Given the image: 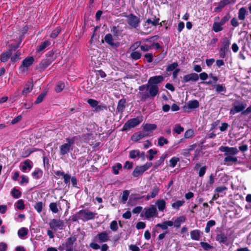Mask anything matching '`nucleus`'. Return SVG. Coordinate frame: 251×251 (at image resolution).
Segmentation results:
<instances>
[{"label":"nucleus","mask_w":251,"mask_h":251,"mask_svg":"<svg viewBox=\"0 0 251 251\" xmlns=\"http://www.w3.org/2000/svg\"><path fill=\"white\" fill-rule=\"evenodd\" d=\"M78 136H74L71 138L66 139V143L63 144L59 147V154L61 156H65L71 151L73 150V145L75 142L80 139Z\"/></svg>","instance_id":"f257e3e1"},{"label":"nucleus","mask_w":251,"mask_h":251,"mask_svg":"<svg viewBox=\"0 0 251 251\" xmlns=\"http://www.w3.org/2000/svg\"><path fill=\"white\" fill-rule=\"evenodd\" d=\"M96 213L87 209L81 210L78 213V217L83 221H88L95 218Z\"/></svg>","instance_id":"f03ea898"},{"label":"nucleus","mask_w":251,"mask_h":251,"mask_svg":"<svg viewBox=\"0 0 251 251\" xmlns=\"http://www.w3.org/2000/svg\"><path fill=\"white\" fill-rule=\"evenodd\" d=\"M152 165L151 162H147L143 165L136 167L132 173L133 176L134 177L139 176L148 170Z\"/></svg>","instance_id":"7ed1b4c3"},{"label":"nucleus","mask_w":251,"mask_h":251,"mask_svg":"<svg viewBox=\"0 0 251 251\" xmlns=\"http://www.w3.org/2000/svg\"><path fill=\"white\" fill-rule=\"evenodd\" d=\"M126 17L127 18V23L130 26L133 28L138 27L140 22L139 18L132 14L126 15Z\"/></svg>","instance_id":"20e7f679"},{"label":"nucleus","mask_w":251,"mask_h":251,"mask_svg":"<svg viewBox=\"0 0 251 251\" xmlns=\"http://www.w3.org/2000/svg\"><path fill=\"white\" fill-rule=\"evenodd\" d=\"M144 213L147 219L156 217L158 215V212L154 205H151L149 207L145 208Z\"/></svg>","instance_id":"39448f33"},{"label":"nucleus","mask_w":251,"mask_h":251,"mask_svg":"<svg viewBox=\"0 0 251 251\" xmlns=\"http://www.w3.org/2000/svg\"><path fill=\"white\" fill-rule=\"evenodd\" d=\"M109 238L108 232L106 231H104L99 233L94 237V242L105 243L109 240Z\"/></svg>","instance_id":"423d86ee"},{"label":"nucleus","mask_w":251,"mask_h":251,"mask_svg":"<svg viewBox=\"0 0 251 251\" xmlns=\"http://www.w3.org/2000/svg\"><path fill=\"white\" fill-rule=\"evenodd\" d=\"M142 121V118L137 117L136 118L131 119L126 123L123 126V128L124 130H127L130 128L134 127L141 123Z\"/></svg>","instance_id":"0eeeda50"},{"label":"nucleus","mask_w":251,"mask_h":251,"mask_svg":"<svg viewBox=\"0 0 251 251\" xmlns=\"http://www.w3.org/2000/svg\"><path fill=\"white\" fill-rule=\"evenodd\" d=\"M230 44V41L228 38L226 37L223 39L222 47L220 50V55L221 57H225L226 52L228 50Z\"/></svg>","instance_id":"6e6552de"},{"label":"nucleus","mask_w":251,"mask_h":251,"mask_svg":"<svg viewBox=\"0 0 251 251\" xmlns=\"http://www.w3.org/2000/svg\"><path fill=\"white\" fill-rule=\"evenodd\" d=\"M33 61L34 58L33 57H26L23 61L22 65L19 67V70L22 72H25L27 70L28 67L33 64Z\"/></svg>","instance_id":"1a4fd4ad"},{"label":"nucleus","mask_w":251,"mask_h":251,"mask_svg":"<svg viewBox=\"0 0 251 251\" xmlns=\"http://www.w3.org/2000/svg\"><path fill=\"white\" fill-rule=\"evenodd\" d=\"M219 150L225 152V155L226 156L235 155L238 152V150L236 148L227 146H221L219 148Z\"/></svg>","instance_id":"9d476101"},{"label":"nucleus","mask_w":251,"mask_h":251,"mask_svg":"<svg viewBox=\"0 0 251 251\" xmlns=\"http://www.w3.org/2000/svg\"><path fill=\"white\" fill-rule=\"evenodd\" d=\"M139 90L138 95L142 101H145L150 97L147 85H143L140 86Z\"/></svg>","instance_id":"9b49d317"},{"label":"nucleus","mask_w":251,"mask_h":251,"mask_svg":"<svg viewBox=\"0 0 251 251\" xmlns=\"http://www.w3.org/2000/svg\"><path fill=\"white\" fill-rule=\"evenodd\" d=\"M50 228L54 230L62 229L64 226V223L60 220L52 219L49 224Z\"/></svg>","instance_id":"f8f14e48"},{"label":"nucleus","mask_w":251,"mask_h":251,"mask_svg":"<svg viewBox=\"0 0 251 251\" xmlns=\"http://www.w3.org/2000/svg\"><path fill=\"white\" fill-rule=\"evenodd\" d=\"M246 107V104L242 102L237 101L234 104V107L230 110V115H234L242 111Z\"/></svg>","instance_id":"ddd939ff"},{"label":"nucleus","mask_w":251,"mask_h":251,"mask_svg":"<svg viewBox=\"0 0 251 251\" xmlns=\"http://www.w3.org/2000/svg\"><path fill=\"white\" fill-rule=\"evenodd\" d=\"M150 96L151 98L155 97L158 93V87L157 85H147Z\"/></svg>","instance_id":"4468645a"},{"label":"nucleus","mask_w":251,"mask_h":251,"mask_svg":"<svg viewBox=\"0 0 251 251\" xmlns=\"http://www.w3.org/2000/svg\"><path fill=\"white\" fill-rule=\"evenodd\" d=\"M159 19L154 18L153 20L148 19L145 22L144 27L145 28L148 29L151 28V26H155L159 24Z\"/></svg>","instance_id":"2eb2a0df"},{"label":"nucleus","mask_w":251,"mask_h":251,"mask_svg":"<svg viewBox=\"0 0 251 251\" xmlns=\"http://www.w3.org/2000/svg\"><path fill=\"white\" fill-rule=\"evenodd\" d=\"M164 80V77L161 75H156L152 76L148 80V85H156L162 82Z\"/></svg>","instance_id":"dca6fc26"},{"label":"nucleus","mask_w":251,"mask_h":251,"mask_svg":"<svg viewBox=\"0 0 251 251\" xmlns=\"http://www.w3.org/2000/svg\"><path fill=\"white\" fill-rule=\"evenodd\" d=\"M199 79V75L196 73H191L184 75L183 77V81L187 82L190 81H196Z\"/></svg>","instance_id":"f3484780"},{"label":"nucleus","mask_w":251,"mask_h":251,"mask_svg":"<svg viewBox=\"0 0 251 251\" xmlns=\"http://www.w3.org/2000/svg\"><path fill=\"white\" fill-rule=\"evenodd\" d=\"M21 170L24 172L29 171L32 167V162L27 159L25 160L23 163L21 164Z\"/></svg>","instance_id":"a211bd4d"},{"label":"nucleus","mask_w":251,"mask_h":251,"mask_svg":"<svg viewBox=\"0 0 251 251\" xmlns=\"http://www.w3.org/2000/svg\"><path fill=\"white\" fill-rule=\"evenodd\" d=\"M90 247L94 250H98L100 249L101 251H107L109 248L108 245L106 244H102L101 246L96 242H92L90 244Z\"/></svg>","instance_id":"6ab92c4d"},{"label":"nucleus","mask_w":251,"mask_h":251,"mask_svg":"<svg viewBox=\"0 0 251 251\" xmlns=\"http://www.w3.org/2000/svg\"><path fill=\"white\" fill-rule=\"evenodd\" d=\"M219 20V17H216L214 19V23L213 25L212 30L215 32H218L223 29V25L218 21Z\"/></svg>","instance_id":"aec40b11"},{"label":"nucleus","mask_w":251,"mask_h":251,"mask_svg":"<svg viewBox=\"0 0 251 251\" xmlns=\"http://www.w3.org/2000/svg\"><path fill=\"white\" fill-rule=\"evenodd\" d=\"M190 234L192 240L199 241L202 235V232H201L200 230L195 229L191 231Z\"/></svg>","instance_id":"412c9836"},{"label":"nucleus","mask_w":251,"mask_h":251,"mask_svg":"<svg viewBox=\"0 0 251 251\" xmlns=\"http://www.w3.org/2000/svg\"><path fill=\"white\" fill-rule=\"evenodd\" d=\"M215 239L221 244H226L227 240V236L223 233L217 234Z\"/></svg>","instance_id":"4be33fe9"},{"label":"nucleus","mask_w":251,"mask_h":251,"mask_svg":"<svg viewBox=\"0 0 251 251\" xmlns=\"http://www.w3.org/2000/svg\"><path fill=\"white\" fill-rule=\"evenodd\" d=\"M224 161L227 165H231L237 161V158L234 155H227L224 158Z\"/></svg>","instance_id":"5701e85b"},{"label":"nucleus","mask_w":251,"mask_h":251,"mask_svg":"<svg viewBox=\"0 0 251 251\" xmlns=\"http://www.w3.org/2000/svg\"><path fill=\"white\" fill-rule=\"evenodd\" d=\"M174 225L173 222L172 221H167L164 222L161 224H158L156 225L157 227L161 228L163 230H166L168 229V226H172Z\"/></svg>","instance_id":"b1692460"},{"label":"nucleus","mask_w":251,"mask_h":251,"mask_svg":"<svg viewBox=\"0 0 251 251\" xmlns=\"http://www.w3.org/2000/svg\"><path fill=\"white\" fill-rule=\"evenodd\" d=\"M155 204L160 211H163L166 207V201L163 199L157 200Z\"/></svg>","instance_id":"393cba45"},{"label":"nucleus","mask_w":251,"mask_h":251,"mask_svg":"<svg viewBox=\"0 0 251 251\" xmlns=\"http://www.w3.org/2000/svg\"><path fill=\"white\" fill-rule=\"evenodd\" d=\"M50 45V42L49 40H46L41 43L37 47L36 50L37 52H41L45 50V49Z\"/></svg>","instance_id":"a878e982"},{"label":"nucleus","mask_w":251,"mask_h":251,"mask_svg":"<svg viewBox=\"0 0 251 251\" xmlns=\"http://www.w3.org/2000/svg\"><path fill=\"white\" fill-rule=\"evenodd\" d=\"M157 126L155 124H146L143 125V129L146 131L151 132L156 129Z\"/></svg>","instance_id":"bb28decb"},{"label":"nucleus","mask_w":251,"mask_h":251,"mask_svg":"<svg viewBox=\"0 0 251 251\" xmlns=\"http://www.w3.org/2000/svg\"><path fill=\"white\" fill-rule=\"evenodd\" d=\"M140 155V151L138 150H131L129 153V157L133 159L139 158Z\"/></svg>","instance_id":"cd10ccee"},{"label":"nucleus","mask_w":251,"mask_h":251,"mask_svg":"<svg viewBox=\"0 0 251 251\" xmlns=\"http://www.w3.org/2000/svg\"><path fill=\"white\" fill-rule=\"evenodd\" d=\"M11 54V50H8L6 52L2 53L0 57V61L2 62H6L9 59Z\"/></svg>","instance_id":"c85d7f7f"},{"label":"nucleus","mask_w":251,"mask_h":251,"mask_svg":"<svg viewBox=\"0 0 251 251\" xmlns=\"http://www.w3.org/2000/svg\"><path fill=\"white\" fill-rule=\"evenodd\" d=\"M185 218L183 216H181L177 217L174 222H173L174 226L176 227H178L180 225L185 222Z\"/></svg>","instance_id":"c756f323"},{"label":"nucleus","mask_w":251,"mask_h":251,"mask_svg":"<svg viewBox=\"0 0 251 251\" xmlns=\"http://www.w3.org/2000/svg\"><path fill=\"white\" fill-rule=\"evenodd\" d=\"M104 40L105 42L111 46H116L115 44L114 43V39L112 35L110 34H107L104 37Z\"/></svg>","instance_id":"7c9ffc66"},{"label":"nucleus","mask_w":251,"mask_h":251,"mask_svg":"<svg viewBox=\"0 0 251 251\" xmlns=\"http://www.w3.org/2000/svg\"><path fill=\"white\" fill-rule=\"evenodd\" d=\"M28 230L26 227H21L18 231V235L20 238L24 239V237L27 234Z\"/></svg>","instance_id":"2f4dec72"},{"label":"nucleus","mask_w":251,"mask_h":251,"mask_svg":"<svg viewBox=\"0 0 251 251\" xmlns=\"http://www.w3.org/2000/svg\"><path fill=\"white\" fill-rule=\"evenodd\" d=\"M126 100L125 99H121L119 101L118 106L117 107V111L118 112L122 113L125 108Z\"/></svg>","instance_id":"473e14b6"},{"label":"nucleus","mask_w":251,"mask_h":251,"mask_svg":"<svg viewBox=\"0 0 251 251\" xmlns=\"http://www.w3.org/2000/svg\"><path fill=\"white\" fill-rule=\"evenodd\" d=\"M247 13V11L246 8L244 7H241L238 12V19L240 20H244L246 17V15Z\"/></svg>","instance_id":"72a5a7b5"},{"label":"nucleus","mask_w":251,"mask_h":251,"mask_svg":"<svg viewBox=\"0 0 251 251\" xmlns=\"http://www.w3.org/2000/svg\"><path fill=\"white\" fill-rule=\"evenodd\" d=\"M65 246L66 251H73V242L71 238L68 239L67 241L64 243Z\"/></svg>","instance_id":"f704fd0d"},{"label":"nucleus","mask_w":251,"mask_h":251,"mask_svg":"<svg viewBox=\"0 0 251 251\" xmlns=\"http://www.w3.org/2000/svg\"><path fill=\"white\" fill-rule=\"evenodd\" d=\"M32 88L33 84L32 83L29 82V83L26 84L25 87L22 91L23 94L27 95L32 91Z\"/></svg>","instance_id":"c9c22d12"},{"label":"nucleus","mask_w":251,"mask_h":251,"mask_svg":"<svg viewBox=\"0 0 251 251\" xmlns=\"http://www.w3.org/2000/svg\"><path fill=\"white\" fill-rule=\"evenodd\" d=\"M43 172L40 169H36L32 173L33 177L35 179H39L42 176Z\"/></svg>","instance_id":"e433bc0d"},{"label":"nucleus","mask_w":251,"mask_h":251,"mask_svg":"<svg viewBox=\"0 0 251 251\" xmlns=\"http://www.w3.org/2000/svg\"><path fill=\"white\" fill-rule=\"evenodd\" d=\"M65 87V84L63 82H58L56 86L54 88V90L56 93H59L61 92Z\"/></svg>","instance_id":"4c0bfd02"},{"label":"nucleus","mask_w":251,"mask_h":251,"mask_svg":"<svg viewBox=\"0 0 251 251\" xmlns=\"http://www.w3.org/2000/svg\"><path fill=\"white\" fill-rule=\"evenodd\" d=\"M187 106L189 108H196L199 107V103L197 100H191L187 103Z\"/></svg>","instance_id":"58836bf2"},{"label":"nucleus","mask_w":251,"mask_h":251,"mask_svg":"<svg viewBox=\"0 0 251 251\" xmlns=\"http://www.w3.org/2000/svg\"><path fill=\"white\" fill-rule=\"evenodd\" d=\"M144 137V135L143 133L140 132V133H136L134 134L132 137L131 139L133 141L136 142L139 140L142 139Z\"/></svg>","instance_id":"ea45409f"},{"label":"nucleus","mask_w":251,"mask_h":251,"mask_svg":"<svg viewBox=\"0 0 251 251\" xmlns=\"http://www.w3.org/2000/svg\"><path fill=\"white\" fill-rule=\"evenodd\" d=\"M169 143L167 139L164 138L163 136H161L158 139L157 145L159 147H162L164 145H167Z\"/></svg>","instance_id":"a19ab883"},{"label":"nucleus","mask_w":251,"mask_h":251,"mask_svg":"<svg viewBox=\"0 0 251 251\" xmlns=\"http://www.w3.org/2000/svg\"><path fill=\"white\" fill-rule=\"evenodd\" d=\"M184 203H185V201L183 200L177 201L176 202H175L172 204V207L174 209H178L180 207H181V206H182L184 204Z\"/></svg>","instance_id":"79ce46f5"},{"label":"nucleus","mask_w":251,"mask_h":251,"mask_svg":"<svg viewBox=\"0 0 251 251\" xmlns=\"http://www.w3.org/2000/svg\"><path fill=\"white\" fill-rule=\"evenodd\" d=\"M130 57L135 60L139 59L141 56V53L137 51H132L130 55Z\"/></svg>","instance_id":"37998d69"},{"label":"nucleus","mask_w":251,"mask_h":251,"mask_svg":"<svg viewBox=\"0 0 251 251\" xmlns=\"http://www.w3.org/2000/svg\"><path fill=\"white\" fill-rule=\"evenodd\" d=\"M215 91L218 93L226 92V88L224 84H216L214 85Z\"/></svg>","instance_id":"c03bdc74"},{"label":"nucleus","mask_w":251,"mask_h":251,"mask_svg":"<svg viewBox=\"0 0 251 251\" xmlns=\"http://www.w3.org/2000/svg\"><path fill=\"white\" fill-rule=\"evenodd\" d=\"M129 195V192L128 190H125L123 191L121 196V201L122 203H125L127 201L128 196Z\"/></svg>","instance_id":"a18cd8bd"},{"label":"nucleus","mask_w":251,"mask_h":251,"mask_svg":"<svg viewBox=\"0 0 251 251\" xmlns=\"http://www.w3.org/2000/svg\"><path fill=\"white\" fill-rule=\"evenodd\" d=\"M47 94V92L45 91V92H43L41 94H40L39 95V96L37 97L36 100H35V103L38 104V103H41L43 100L44 99L45 97L46 96Z\"/></svg>","instance_id":"49530a36"},{"label":"nucleus","mask_w":251,"mask_h":251,"mask_svg":"<svg viewBox=\"0 0 251 251\" xmlns=\"http://www.w3.org/2000/svg\"><path fill=\"white\" fill-rule=\"evenodd\" d=\"M148 153H149V155L147 156V158L151 161L153 159L154 155L157 153V151L155 149H150L148 151Z\"/></svg>","instance_id":"de8ad7c7"},{"label":"nucleus","mask_w":251,"mask_h":251,"mask_svg":"<svg viewBox=\"0 0 251 251\" xmlns=\"http://www.w3.org/2000/svg\"><path fill=\"white\" fill-rule=\"evenodd\" d=\"M15 205L16 208L19 210H23L25 207L24 201L23 200H18L16 202Z\"/></svg>","instance_id":"09e8293b"},{"label":"nucleus","mask_w":251,"mask_h":251,"mask_svg":"<svg viewBox=\"0 0 251 251\" xmlns=\"http://www.w3.org/2000/svg\"><path fill=\"white\" fill-rule=\"evenodd\" d=\"M60 31L61 28L60 27H57L51 32L50 35V37L52 38H55L58 36Z\"/></svg>","instance_id":"8fccbe9b"},{"label":"nucleus","mask_w":251,"mask_h":251,"mask_svg":"<svg viewBox=\"0 0 251 251\" xmlns=\"http://www.w3.org/2000/svg\"><path fill=\"white\" fill-rule=\"evenodd\" d=\"M194 131L192 129L187 130L184 133V137L186 139L191 138L194 136Z\"/></svg>","instance_id":"3c124183"},{"label":"nucleus","mask_w":251,"mask_h":251,"mask_svg":"<svg viewBox=\"0 0 251 251\" xmlns=\"http://www.w3.org/2000/svg\"><path fill=\"white\" fill-rule=\"evenodd\" d=\"M111 31L115 36H118L121 34L122 30L119 29L118 27L113 26L111 28Z\"/></svg>","instance_id":"603ef678"},{"label":"nucleus","mask_w":251,"mask_h":251,"mask_svg":"<svg viewBox=\"0 0 251 251\" xmlns=\"http://www.w3.org/2000/svg\"><path fill=\"white\" fill-rule=\"evenodd\" d=\"M11 193L12 196L15 199H18L20 198L21 196V192L19 190L16 189L15 188L12 189Z\"/></svg>","instance_id":"864d4df0"},{"label":"nucleus","mask_w":251,"mask_h":251,"mask_svg":"<svg viewBox=\"0 0 251 251\" xmlns=\"http://www.w3.org/2000/svg\"><path fill=\"white\" fill-rule=\"evenodd\" d=\"M179 161V158L176 157H172L169 161L170 166L174 168L177 164V162Z\"/></svg>","instance_id":"5fc2aeb1"},{"label":"nucleus","mask_w":251,"mask_h":251,"mask_svg":"<svg viewBox=\"0 0 251 251\" xmlns=\"http://www.w3.org/2000/svg\"><path fill=\"white\" fill-rule=\"evenodd\" d=\"M173 130L177 134H180L184 131V128L179 124H176Z\"/></svg>","instance_id":"6e6d98bb"},{"label":"nucleus","mask_w":251,"mask_h":251,"mask_svg":"<svg viewBox=\"0 0 251 251\" xmlns=\"http://www.w3.org/2000/svg\"><path fill=\"white\" fill-rule=\"evenodd\" d=\"M110 228L114 232H116L118 229V224L116 221H113L110 224Z\"/></svg>","instance_id":"4d7b16f0"},{"label":"nucleus","mask_w":251,"mask_h":251,"mask_svg":"<svg viewBox=\"0 0 251 251\" xmlns=\"http://www.w3.org/2000/svg\"><path fill=\"white\" fill-rule=\"evenodd\" d=\"M49 207L50 210L54 213H56L58 211L56 202H51L49 205Z\"/></svg>","instance_id":"13d9d810"},{"label":"nucleus","mask_w":251,"mask_h":251,"mask_svg":"<svg viewBox=\"0 0 251 251\" xmlns=\"http://www.w3.org/2000/svg\"><path fill=\"white\" fill-rule=\"evenodd\" d=\"M178 67V63L177 62H174L172 64L169 65L166 69L167 72H171L173 70H175Z\"/></svg>","instance_id":"bf43d9fd"},{"label":"nucleus","mask_w":251,"mask_h":251,"mask_svg":"<svg viewBox=\"0 0 251 251\" xmlns=\"http://www.w3.org/2000/svg\"><path fill=\"white\" fill-rule=\"evenodd\" d=\"M159 191V189L158 187H154L150 193L151 197H152V198H154L158 195Z\"/></svg>","instance_id":"052dcab7"},{"label":"nucleus","mask_w":251,"mask_h":251,"mask_svg":"<svg viewBox=\"0 0 251 251\" xmlns=\"http://www.w3.org/2000/svg\"><path fill=\"white\" fill-rule=\"evenodd\" d=\"M21 52L17 51L11 57V61L12 62H17L20 59V56Z\"/></svg>","instance_id":"680f3d73"},{"label":"nucleus","mask_w":251,"mask_h":251,"mask_svg":"<svg viewBox=\"0 0 251 251\" xmlns=\"http://www.w3.org/2000/svg\"><path fill=\"white\" fill-rule=\"evenodd\" d=\"M200 245L205 251H208L213 248L211 245L206 242H201L200 243Z\"/></svg>","instance_id":"e2e57ef3"},{"label":"nucleus","mask_w":251,"mask_h":251,"mask_svg":"<svg viewBox=\"0 0 251 251\" xmlns=\"http://www.w3.org/2000/svg\"><path fill=\"white\" fill-rule=\"evenodd\" d=\"M122 166L120 163H117L116 165L112 167L113 173L115 175H118L119 174V171L122 169Z\"/></svg>","instance_id":"0e129e2a"},{"label":"nucleus","mask_w":251,"mask_h":251,"mask_svg":"<svg viewBox=\"0 0 251 251\" xmlns=\"http://www.w3.org/2000/svg\"><path fill=\"white\" fill-rule=\"evenodd\" d=\"M34 208L38 213H40L42 211L43 208L42 202L39 201L37 202L34 205Z\"/></svg>","instance_id":"69168bd1"},{"label":"nucleus","mask_w":251,"mask_h":251,"mask_svg":"<svg viewBox=\"0 0 251 251\" xmlns=\"http://www.w3.org/2000/svg\"><path fill=\"white\" fill-rule=\"evenodd\" d=\"M87 102L91 105L92 107H95L98 105V101L94 99H88L87 100Z\"/></svg>","instance_id":"338daca9"},{"label":"nucleus","mask_w":251,"mask_h":251,"mask_svg":"<svg viewBox=\"0 0 251 251\" xmlns=\"http://www.w3.org/2000/svg\"><path fill=\"white\" fill-rule=\"evenodd\" d=\"M230 1L229 0H223L220 1L218 3V5L222 9L226 5L229 4Z\"/></svg>","instance_id":"774afa93"}]
</instances>
